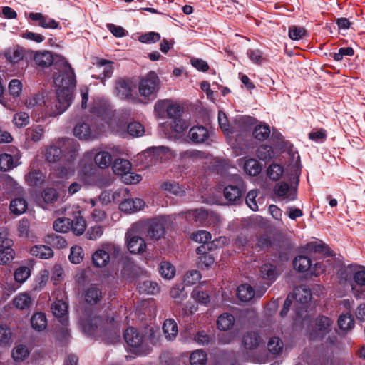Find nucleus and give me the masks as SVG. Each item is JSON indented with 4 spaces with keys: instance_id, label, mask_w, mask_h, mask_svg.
<instances>
[{
    "instance_id": "1",
    "label": "nucleus",
    "mask_w": 365,
    "mask_h": 365,
    "mask_svg": "<svg viewBox=\"0 0 365 365\" xmlns=\"http://www.w3.org/2000/svg\"><path fill=\"white\" fill-rule=\"evenodd\" d=\"M53 82L57 87L56 98L53 103L44 101L46 113L56 116L63 113L71 105L73 100V91L76 86L73 70L71 66L61 59L58 73H54Z\"/></svg>"
},
{
    "instance_id": "2",
    "label": "nucleus",
    "mask_w": 365,
    "mask_h": 365,
    "mask_svg": "<svg viewBox=\"0 0 365 365\" xmlns=\"http://www.w3.org/2000/svg\"><path fill=\"white\" fill-rule=\"evenodd\" d=\"M78 148V144L75 140L65 138L46 147L43 156L46 160L50 163L58 162L62 157L66 158L67 160L70 162L75 159Z\"/></svg>"
},
{
    "instance_id": "3",
    "label": "nucleus",
    "mask_w": 365,
    "mask_h": 365,
    "mask_svg": "<svg viewBox=\"0 0 365 365\" xmlns=\"http://www.w3.org/2000/svg\"><path fill=\"white\" fill-rule=\"evenodd\" d=\"M123 336L130 352L140 355L150 351V339L143 331L129 327L125 331Z\"/></svg>"
},
{
    "instance_id": "4",
    "label": "nucleus",
    "mask_w": 365,
    "mask_h": 365,
    "mask_svg": "<svg viewBox=\"0 0 365 365\" xmlns=\"http://www.w3.org/2000/svg\"><path fill=\"white\" fill-rule=\"evenodd\" d=\"M121 247L114 243H106L101 249L97 250L92 255V262L97 267H106L110 259V256L118 258L121 255Z\"/></svg>"
},
{
    "instance_id": "5",
    "label": "nucleus",
    "mask_w": 365,
    "mask_h": 365,
    "mask_svg": "<svg viewBox=\"0 0 365 365\" xmlns=\"http://www.w3.org/2000/svg\"><path fill=\"white\" fill-rule=\"evenodd\" d=\"M300 170L297 168L294 170V176L292 182L295 184V187H290L287 182H280L276 184L274 187V193L278 200L288 203L297 198V187L299 183V176Z\"/></svg>"
},
{
    "instance_id": "6",
    "label": "nucleus",
    "mask_w": 365,
    "mask_h": 365,
    "mask_svg": "<svg viewBox=\"0 0 365 365\" xmlns=\"http://www.w3.org/2000/svg\"><path fill=\"white\" fill-rule=\"evenodd\" d=\"M160 88V81L155 72L148 73L139 85L140 94L145 98H155Z\"/></svg>"
},
{
    "instance_id": "7",
    "label": "nucleus",
    "mask_w": 365,
    "mask_h": 365,
    "mask_svg": "<svg viewBox=\"0 0 365 365\" xmlns=\"http://www.w3.org/2000/svg\"><path fill=\"white\" fill-rule=\"evenodd\" d=\"M146 230L147 236L153 240H158L165 234V229L163 221L158 219H153L144 223L138 224Z\"/></svg>"
},
{
    "instance_id": "8",
    "label": "nucleus",
    "mask_w": 365,
    "mask_h": 365,
    "mask_svg": "<svg viewBox=\"0 0 365 365\" xmlns=\"http://www.w3.org/2000/svg\"><path fill=\"white\" fill-rule=\"evenodd\" d=\"M103 132L100 128L91 127L88 123H78L73 128V135L80 140H92L97 138Z\"/></svg>"
},
{
    "instance_id": "9",
    "label": "nucleus",
    "mask_w": 365,
    "mask_h": 365,
    "mask_svg": "<svg viewBox=\"0 0 365 365\" xmlns=\"http://www.w3.org/2000/svg\"><path fill=\"white\" fill-rule=\"evenodd\" d=\"M125 245L128 250L134 255L144 252L147 247L144 239L134 234L132 230L125 234Z\"/></svg>"
},
{
    "instance_id": "10",
    "label": "nucleus",
    "mask_w": 365,
    "mask_h": 365,
    "mask_svg": "<svg viewBox=\"0 0 365 365\" xmlns=\"http://www.w3.org/2000/svg\"><path fill=\"white\" fill-rule=\"evenodd\" d=\"M353 295L356 299H365V269L361 268L353 275V282L351 284Z\"/></svg>"
},
{
    "instance_id": "11",
    "label": "nucleus",
    "mask_w": 365,
    "mask_h": 365,
    "mask_svg": "<svg viewBox=\"0 0 365 365\" xmlns=\"http://www.w3.org/2000/svg\"><path fill=\"white\" fill-rule=\"evenodd\" d=\"M331 325L332 321L329 318L324 316L317 317L315 320L317 330L309 333L310 339L315 340L323 338L325 334L331 331Z\"/></svg>"
},
{
    "instance_id": "12",
    "label": "nucleus",
    "mask_w": 365,
    "mask_h": 365,
    "mask_svg": "<svg viewBox=\"0 0 365 365\" xmlns=\"http://www.w3.org/2000/svg\"><path fill=\"white\" fill-rule=\"evenodd\" d=\"M266 287L262 290L255 292L252 287L249 284H242L237 287V295L242 302H248L255 296L260 297L265 292Z\"/></svg>"
},
{
    "instance_id": "13",
    "label": "nucleus",
    "mask_w": 365,
    "mask_h": 365,
    "mask_svg": "<svg viewBox=\"0 0 365 365\" xmlns=\"http://www.w3.org/2000/svg\"><path fill=\"white\" fill-rule=\"evenodd\" d=\"M29 19L38 22V25L44 29H58L59 23L53 19L43 15L41 13H30Z\"/></svg>"
},
{
    "instance_id": "14",
    "label": "nucleus",
    "mask_w": 365,
    "mask_h": 365,
    "mask_svg": "<svg viewBox=\"0 0 365 365\" xmlns=\"http://www.w3.org/2000/svg\"><path fill=\"white\" fill-rule=\"evenodd\" d=\"M145 205L140 198H128L120 204V209L125 212H135L141 210Z\"/></svg>"
},
{
    "instance_id": "15",
    "label": "nucleus",
    "mask_w": 365,
    "mask_h": 365,
    "mask_svg": "<svg viewBox=\"0 0 365 365\" xmlns=\"http://www.w3.org/2000/svg\"><path fill=\"white\" fill-rule=\"evenodd\" d=\"M189 138L195 143H205L209 138V132L202 125L194 126L189 131Z\"/></svg>"
},
{
    "instance_id": "16",
    "label": "nucleus",
    "mask_w": 365,
    "mask_h": 365,
    "mask_svg": "<svg viewBox=\"0 0 365 365\" xmlns=\"http://www.w3.org/2000/svg\"><path fill=\"white\" fill-rule=\"evenodd\" d=\"M224 196L230 203L238 204L242 201V190L240 185H227L224 189Z\"/></svg>"
},
{
    "instance_id": "17",
    "label": "nucleus",
    "mask_w": 365,
    "mask_h": 365,
    "mask_svg": "<svg viewBox=\"0 0 365 365\" xmlns=\"http://www.w3.org/2000/svg\"><path fill=\"white\" fill-rule=\"evenodd\" d=\"M261 342V338L256 331H247L244 334L242 339L243 347L249 350L257 349Z\"/></svg>"
},
{
    "instance_id": "18",
    "label": "nucleus",
    "mask_w": 365,
    "mask_h": 365,
    "mask_svg": "<svg viewBox=\"0 0 365 365\" xmlns=\"http://www.w3.org/2000/svg\"><path fill=\"white\" fill-rule=\"evenodd\" d=\"M131 83L129 81L120 79L116 82L115 93L122 99H126L131 97Z\"/></svg>"
},
{
    "instance_id": "19",
    "label": "nucleus",
    "mask_w": 365,
    "mask_h": 365,
    "mask_svg": "<svg viewBox=\"0 0 365 365\" xmlns=\"http://www.w3.org/2000/svg\"><path fill=\"white\" fill-rule=\"evenodd\" d=\"M163 330L166 339L173 341L178 332L177 323L173 319H166L163 323Z\"/></svg>"
},
{
    "instance_id": "20",
    "label": "nucleus",
    "mask_w": 365,
    "mask_h": 365,
    "mask_svg": "<svg viewBox=\"0 0 365 365\" xmlns=\"http://www.w3.org/2000/svg\"><path fill=\"white\" fill-rule=\"evenodd\" d=\"M292 299H295L297 302L302 304L307 303L312 298L311 291L305 286H301L294 289Z\"/></svg>"
},
{
    "instance_id": "21",
    "label": "nucleus",
    "mask_w": 365,
    "mask_h": 365,
    "mask_svg": "<svg viewBox=\"0 0 365 365\" xmlns=\"http://www.w3.org/2000/svg\"><path fill=\"white\" fill-rule=\"evenodd\" d=\"M102 297L101 289L96 284L91 285L85 292V299L91 304L98 303Z\"/></svg>"
},
{
    "instance_id": "22",
    "label": "nucleus",
    "mask_w": 365,
    "mask_h": 365,
    "mask_svg": "<svg viewBox=\"0 0 365 365\" xmlns=\"http://www.w3.org/2000/svg\"><path fill=\"white\" fill-rule=\"evenodd\" d=\"M101 320L98 317H94L91 319H82L81 325L83 331L89 335H94L96 334L98 327Z\"/></svg>"
},
{
    "instance_id": "23",
    "label": "nucleus",
    "mask_w": 365,
    "mask_h": 365,
    "mask_svg": "<svg viewBox=\"0 0 365 365\" xmlns=\"http://www.w3.org/2000/svg\"><path fill=\"white\" fill-rule=\"evenodd\" d=\"M208 215V212L204 209H196L187 212L186 219L190 222L194 221L197 223L202 224L207 220Z\"/></svg>"
},
{
    "instance_id": "24",
    "label": "nucleus",
    "mask_w": 365,
    "mask_h": 365,
    "mask_svg": "<svg viewBox=\"0 0 365 365\" xmlns=\"http://www.w3.org/2000/svg\"><path fill=\"white\" fill-rule=\"evenodd\" d=\"M13 303L14 307L19 309H26L31 306L32 299L28 293H20L14 298Z\"/></svg>"
},
{
    "instance_id": "25",
    "label": "nucleus",
    "mask_w": 365,
    "mask_h": 365,
    "mask_svg": "<svg viewBox=\"0 0 365 365\" xmlns=\"http://www.w3.org/2000/svg\"><path fill=\"white\" fill-rule=\"evenodd\" d=\"M32 328L38 331L44 330L47 326L46 315L42 312H36L33 314L31 319Z\"/></svg>"
},
{
    "instance_id": "26",
    "label": "nucleus",
    "mask_w": 365,
    "mask_h": 365,
    "mask_svg": "<svg viewBox=\"0 0 365 365\" xmlns=\"http://www.w3.org/2000/svg\"><path fill=\"white\" fill-rule=\"evenodd\" d=\"M6 60L12 64L21 61L24 57V50L19 47L8 49L4 54Z\"/></svg>"
},
{
    "instance_id": "27",
    "label": "nucleus",
    "mask_w": 365,
    "mask_h": 365,
    "mask_svg": "<svg viewBox=\"0 0 365 365\" xmlns=\"http://www.w3.org/2000/svg\"><path fill=\"white\" fill-rule=\"evenodd\" d=\"M244 170L250 176H257L262 170V165L257 160L250 158L244 163Z\"/></svg>"
},
{
    "instance_id": "28",
    "label": "nucleus",
    "mask_w": 365,
    "mask_h": 365,
    "mask_svg": "<svg viewBox=\"0 0 365 365\" xmlns=\"http://www.w3.org/2000/svg\"><path fill=\"white\" fill-rule=\"evenodd\" d=\"M30 252L33 256L41 259H48L53 255V252L51 247L41 245L34 246Z\"/></svg>"
},
{
    "instance_id": "29",
    "label": "nucleus",
    "mask_w": 365,
    "mask_h": 365,
    "mask_svg": "<svg viewBox=\"0 0 365 365\" xmlns=\"http://www.w3.org/2000/svg\"><path fill=\"white\" fill-rule=\"evenodd\" d=\"M131 168L130 163L125 159H116L114 161L113 165V172L118 175H122L123 177L130 171Z\"/></svg>"
},
{
    "instance_id": "30",
    "label": "nucleus",
    "mask_w": 365,
    "mask_h": 365,
    "mask_svg": "<svg viewBox=\"0 0 365 365\" xmlns=\"http://www.w3.org/2000/svg\"><path fill=\"white\" fill-rule=\"evenodd\" d=\"M293 264L294 269L300 272H305L312 269L311 259L306 256L299 255L295 257Z\"/></svg>"
},
{
    "instance_id": "31",
    "label": "nucleus",
    "mask_w": 365,
    "mask_h": 365,
    "mask_svg": "<svg viewBox=\"0 0 365 365\" xmlns=\"http://www.w3.org/2000/svg\"><path fill=\"white\" fill-rule=\"evenodd\" d=\"M235 324V318L233 315L223 313L217 319V327L220 330H228L231 329Z\"/></svg>"
},
{
    "instance_id": "32",
    "label": "nucleus",
    "mask_w": 365,
    "mask_h": 365,
    "mask_svg": "<svg viewBox=\"0 0 365 365\" xmlns=\"http://www.w3.org/2000/svg\"><path fill=\"white\" fill-rule=\"evenodd\" d=\"M45 242L49 245L57 249H62L66 246V240L60 235L52 233L48 234Z\"/></svg>"
},
{
    "instance_id": "33",
    "label": "nucleus",
    "mask_w": 365,
    "mask_h": 365,
    "mask_svg": "<svg viewBox=\"0 0 365 365\" xmlns=\"http://www.w3.org/2000/svg\"><path fill=\"white\" fill-rule=\"evenodd\" d=\"M26 138L34 142L40 141L44 135V129L41 125H35L26 129Z\"/></svg>"
},
{
    "instance_id": "34",
    "label": "nucleus",
    "mask_w": 365,
    "mask_h": 365,
    "mask_svg": "<svg viewBox=\"0 0 365 365\" xmlns=\"http://www.w3.org/2000/svg\"><path fill=\"white\" fill-rule=\"evenodd\" d=\"M95 163L101 168H108L111 162L112 157L107 151H101L95 155Z\"/></svg>"
},
{
    "instance_id": "35",
    "label": "nucleus",
    "mask_w": 365,
    "mask_h": 365,
    "mask_svg": "<svg viewBox=\"0 0 365 365\" xmlns=\"http://www.w3.org/2000/svg\"><path fill=\"white\" fill-rule=\"evenodd\" d=\"M97 68L99 70L98 78L104 79L110 78L113 73V66L106 60H100L97 63Z\"/></svg>"
},
{
    "instance_id": "36",
    "label": "nucleus",
    "mask_w": 365,
    "mask_h": 365,
    "mask_svg": "<svg viewBox=\"0 0 365 365\" xmlns=\"http://www.w3.org/2000/svg\"><path fill=\"white\" fill-rule=\"evenodd\" d=\"M34 61L36 64L41 66H48L53 63L52 53L49 51L38 52L34 56Z\"/></svg>"
},
{
    "instance_id": "37",
    "label": "nucleus",
    "mask_w": 365,
    "mask_h": 365,
    "mask_svg": "<svg viewBox=\"0 0 365 365\" xmlns=\"http://www.w3.org/2000/svg\"><path fill=\"white\" fill-rule=\"evenodd\" d=\"M27 209L26 201L22 197L13 200L10 203L11 211L16 215H21L25 212Z\"/></svg>"
},
{
    "instance_id": "38",
    "label": "nucleus",
    "mask_w": 365,
    "mask_h": 365,
    "mask_svg": "<svg viewBox=\"0 0 365 365\" xmlns=\"http://www.w3.org/2000/svg\"><path fill=\"white\" fill-rule=\"evenodd\" d=\"M29 349L23 344L16 346L12 351V357L16 361H22L29 355Z\"/></svg>"
},
{
    "instance_id": "39",
    "label": "nucleus",
    "mask_w": 365,
    "mask_h": 365,
    "mask_svg": "<svg viewBox=\"0 0 365 365\" xmlns=\"http://www.w3.org/2000/svg\"><path fill=\"white\" fill-rule=\"evenodd\" d=\"M71 228L76 235H82L86 227V222L81 216H78L73 220H71Z\"/></svg>"
},
{
    "instance_id": "40",
    "label": "nucleus",
    "mask_w": 365,
    "mask_h": 365,
    "mask_svg": "<svg viewBox=\"0 0 365 365\" xmlns=\"http://www.w3.org/2000/svg\"><path fill=\"white\" fill-rule=\"evenodd\" d=\"M160 188L175 195H182L185 192L179 184L175 182H164L160 185Z\"/></svg>"
},
{
    "instance_id": "41",
    "label": "nucleus",
    "mask_w": 365,
    "mask_h": 365,
    "mask_svg": "<svg viewBox=\"0 0 365 365\" xmlns=\"http://www.w3.org/2000/svg\"><path fill=\"white\" fill-rule=\"evenodd\" d=\"M207 354L201 349L193 351L190 356L191 365H205Z\"/></svg>"
},
{
    "instance_id": "42",
    "label": "nucleus",
    "mask_w": 365,
    "mask_h": 365,
    "mask_svg": "<svg viewBox=\"0 0 365 365\" xmlns=\"http://www.w3.org/2000/svg\"><path fill=\"white\" fill-rule=\"evenodd\" d=\"M338 324L342 330H350L354 326V322L349 313L341 314L338 319Z\"/></svg>"
},
{
    "instance_id": "43",
    "label": "nucleus",
    "mask_w": 365,
    "mask_h": 365,
    "mask_svg": "<svg viewBox=\"0 0 365 365\" xmlns=\"http://www.w3.org/2000/svg\"><path fill=\"white\" fill-rule=\"evenodd\" d=\"M140 292L148 294H155L160 292V287L156 282L146 280L139 287Z\"/></svg>"
},
{
    "instance_id": "44",
    "label": "nucleus",
    "mask_w": 365,
    "mask_h": 365,
    "mask_svg": "<svg viewBox=\"0 0 365 365\" xmlns=\"http://www.w3.org/2000/svg\"><path fill=\"white\" fill-rule=\"evenodd\" d=\"M68 306L62 300H57L52 304L51 310L56 317H63L66 314Z\"/></svg>"
},
{
    "instance_id": "45",
    "label": "nucleus",
    "mask_w": 365,
    "mask_h": 365,
    "mask_svg": "<svg viewBox=\"0 0 365 365\" xmlns=\"http://www.w3.org/2000/svg\"><path fill=\"white\" fill-rule=\"evenodd\" d=\"M270 134V130L267 125H259L255 128L252 135L259 141L266 140Z\"/></svg>"
},
{
    "instance_id": "46",
    "label": "nucleus",
    "mask_w": 365,
    "mask_h": 365,
    "mask_svg": "<svg viewBox=\"0 0 365 365\" xmlns=\"http://www.w3.org/2000/svg\"><path fill=\"white\" fill-rule=\"evenodd\" d=\"M261 274L264 279L274 280L278 274L276 267L271 264H264L261 267Z\"/></svg>"
},
{
    "instance_id": "47",
    "label": "nucleus",
    "mask_w": 365,
    "mask_h": 365,
    "mask_svg": "<svg viewBox=\"0 0 365 365\" xmlns=\"http://www.w3.org/2000/svg\"><path fill=\"white\" fill-rule=\"evenodd\" d=\"M16 165L11 155L7 153L0 155V170L7 171Z\"/></svg>"
},
{
    "instance_id": "48",
    "label": "nucleus",
    "mask_w": 365,
    "mask_h": 365,
    "mask_svg": "<svg viewBox=\"0 0 365 365\" xmlns=\"http://www.w3.org/2000/svg\"><path fill=\"white\" fill-rule=\"evenodd\" d=\"M257 155L262 160H269L274 156V151L271 146L262 145L257 150Z\"/></svg>"
},
{
    "instance_id": "49",
    "label": "nucleus",
    "mask_w": 365,
    "mask_h": 365,
    "mask_svg": "<svg viewBox=\"0 0 365 365\" xmlns=\"http://www.w3.org/2000/svg\"><path fill=\"white\" fill-rule=\"evenodd\" d=\"M160 273L163 278L170 279L174 277L175 269L170 262H163L160 265Z\"/></svg>"
},
{
    "instance_id": "50",
    "label": "nucleus",
    "mask_w": 365,
    "mask_h": 365,
    "mask_svg": "<svg viewBox=\"0 0 365 365\" xmlns=\"http://www.w3.org/2000/svg\"><path fill=\"white\" fill-rule=\"evenodd\" d=\"M283 346L282 341L276 336L272 337L267 343L268 350L273 354H279L282 351Z\"/></svg>"
},
{
    "instance_id": "51",
    "label": "nucleus",
    "mask_w": 365,
    "mask_h": 365,
    "mask_svg": "<svg viewBox=\"0 0 365 365\" xmlns=\"http://www.w3.org/2000/svg\"><path fill=\"white\" fill-rule=\"evenodd\" d=\"M71 224L68 218H58L53 222V229L58 232H67L71 229Z\"/></svg>"
},
{
    "instance_id": "52",
    "label": "nucleus",
    "mask_w": 365,
    "mask_h": 365,
    "mask_svg": "<svg viewBox=\"0 0 365 365\" xmlns=\"http://www.w3.org/2000/svg\"><path fill=\"white\" fill-rule=\"evenodd\" d=\"M26 180L30 185L37 186L43 182V176L40 171L34 170L26 176Z\"/></svg>"
},
{
    "instance_id": "53",
    "label": "nucleus",
    "mask_w": 365,
    "mask_h": 365,
    "mask_svg": "<svg viewBox=\"0 0 365 365\" xmlns=\"http://www.w3.org/2000/svg\"><path fill=\"white\" fill-rule=\"evenodd\" d=\"M169 125L170 128L177 133L183 132L188 126L187 123L181 117L171 119Z\"/></svg>"
},
{
    "instance_id": "54",
    "label": "nucleus",
    "mask_w": 365,
    "mask_h": 365,
    "mask_svg": "<svg viewBox=\"0 0 365 365\" xmlns=\"http://www.w3.org/2000/svg\"><path fill=\"white\" fill-rule=\"evenodd\" d=\"M69 260L73 264H79L83 258V249L79 246H73L71 248V253L68 256Z\"/></svg>"
},
{
    "instance_id": "55",
    "label": "nucleus",
    "mask_w": 365,
    "mask_h": 365,
    "mask_svg": "<svg viewBox=\"0 0 365 365\" xmlns=\"http://www.w3.org/2000/svg\"><path fill=\"white\" fill-rule=\"evenodd\" d=\"M128 133L133 137H140L144 133V127L138 122H133L127 126Z\"/></svg>"
},
{
    "instance_id": "56",
    "label": "nucleus",
    "mask_w": 365,
    "mask_h": 365,
    "mask_svg": "<svg viewBox=\"0 0 365 365\" xmlns=\"http://www.w3.org/2000/svg\"><path fill=\"white\" fill-rule=\"evenodd\" d=\"M13 123L18 128L25 127L29 123V115L25 112L17 113L14 115Z\"/></svg>"
},
{
    "instance_id": "57",
    "label": "nucleus",
    "mask_w": 365,
    "mask_h": 365,
    "mask_svg": "<svg viewBox=\"0 0 365 365\" xmlns=\"http://www.w3.org/2000/svg\"><path fill=\"white\" fill-rule=\"evenodd\" d=\"M307 31L304 27L291 26L289 27V36L291 39L298 41L306 35Z\"/></svg>"
},
{
    "instance_id": "58",
    "label": "nucleus",
    "mask_w": 365,
    "mask_h": 365,
    "mask_svg": "<svg viewBox=\"0 0 365 365\" xmlns=\"http://www.w3.org/2000/svg\"><path fill=\"white\" fill-rule=\"evenodd\" d=\"M14 252L11 247L0 250V264H6L14 259Z\"/></svg>"
},
{
    "instance_id": "59",
    "label": "nucleus",
    "mask_w": 365,
    "mask_h": 365,
    "mask_svg": "<svg viewBox=\"0 0 365 365\" xmlns=\"http://www.w3.org/2000/svg\"><path fill=\"white\" fill-rule=\"evenodd\" d=\"M283 169L278 164H272L267 170V175L273 180H277L282 175Z\"/></svg>"
},
{
    "instance_id": "60",
    "label": "nucleus",
    "mask_w": 365,
    "mask_h": 365,
    "mask_svg": "<svg viewBox=\"0 0 365 365\" xmlns=\"http://www.w3.org/2000/svg\"><path fill=\"white\" fill-rule=\"evenodd\" d=\"M192 239L197 242L206 244L211 240V234L205 230H199L192 235Z\"/></svg>"
},
{
    "instance_id": "61",
    "label": "nucleus",
    "mask_w": 365,
    "mask_h": 365,
    "mask_svg": "<svg viewBox=\"0 0 365 365\" xmlns=\"http://www.w3.org/2000/svg\"><path fill=\"white\" fill-rule=\"evenodd\" d=\"M30 276V269L26 267L18 268L14 272V279L17 282L23 283Z\"/></svg>"
},
{
    "instance_id": "62",
    "label": "nucleus",
    "mask_w": 365,
    "mask_h": 365,
    "mask_svg": "<svg viewBox=\"0 0 365 365\" xmlns=\"http://www.w3.org/2000/svg\"><path fill=\"white\" fill-rule=\"evenodd\" d=\"M354 54V49L351 47L341 48L337 53H331L330 56L336 61H340L344 56H352Z\"/></svg>"
},
{
    "instance_id": "63",
    "label": "nucleus",
    "mask_w": 365,
    "mask_h": 365,
    "mask_svg": "<svg viewBox=\"0 0 365 365\" xmlns=\"http://www.w3.org/2000/svg\"><path fill=\"white\" fill-rule=\"evenodd\" d=\"M9 91L14 97L19 96L22 91V83L18 79H13L9 84Z\"/></svg>"
},
{
    "instance_id": "64",
    "label": "nucleus",
    "mask_w": 365,
    "mask_h": 365,
    "mask_svg": "<svg viewBox=\"0 0 365 365\" xmlns=\"http://www.w3.org/2000/svg\"><path fill=\"white\" fill-rule=\"evenodd\" d=\"M160 39V35L156 32H148L139 37V41L142 43H152L158 41Z\"/></svg>"
}]
</instances>
